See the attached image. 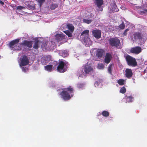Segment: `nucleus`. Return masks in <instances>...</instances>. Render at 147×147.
<instances>
[{"label":"nucleus","mask_w":147,"mask_h":147,"mask_svg":"<svg viewBox=\"0 0 147 147\" xmlns=\"http://www.w3.org/2000/svg\"><path fill=\"white\" fill-rule=\"evenodd\" d=\"M20 39H16L11 41L9 43V46L13 51H20L22 49V43H18Z\"/></svg>","instance_id":"1"},{"label":"nucleus","mask_w":147,"mask_h":147,"mask_svg":"<svg viewBox=\"0 0 147 147\" xmlns=\"http://www.w3.org/2000/svg\"><path fill=\"white\" fill-rule=\"evenodd\" d=\"M89 31L86 30L83 31L81 34L82 38L84 41L86 46H89L92 44V42L89 38Z\"/></svg>","instance_id":"2"},{"label":"nucleus","mask_w":147,"mask_h":147,"mask_svg":"<svg viewBox=\"0 0 147 147\" xmlns=\"http://www.w3.org/2000/svg\"><path fill=\"white\" fill-rule=\"evenodd\" d=\"M66 90H63L60 94L63 99L65 100H69L71 97L69 94L70 93H73V89L71 87H69L65 89Z\"/></svg>","instance_id":"3"},{"label":"nucleus","mask_w":147,"mask_h":147,"mask_svg":"<svg viewBox=\"0 0 147 147\" xmlns=\"http://www.w3.org/2000/svg\"><path fill=\"white\" fill-rule=\"evenodd\" d=\"M109 42L111 46L116 48L119 47L120 45V41L117 37L110 38L109 39Z\"/></svg>","instance_id":"4"},{"label":"nucleus","mask_w":147,"mask_h":147,"mask_svg":"<svg viewBox=\"0 0 147 147\" xmlns=\"http://www.w3.org/2000/svg\"><path fill=\"white\" fill-rule=\"evenodd\" d=\"M94 67L90 64H86L83 68V70L86 74H89L94 71Z\"/></svg>","instance_id":"5"},{"label":"nucleus","mask_w":147,"mask_h":147,"mask_svg":"<svg viewBox=\"0 0 147 147\" xmlns=\"http://www.w3.org/2000/svg\"><path fill=\"white\" fill-rule=\"evenodd\" d=\"M94 2L98 7V9L97 10L98 11H102L103 7H102V5L104 3L103 0H94Z\"/></svg>","instance_id":"6"},{"label":"nucleus","mask_w":147,"mask_h":147,"mask_svg":"<svg viewBox=\"0 0 147 147\" xmlns=\"http://www.w3.org/2000/svg\"><path fill=\"white\" fill-rule=\"evenodd\" d=\"M65 64L63 61H60L57 67V71L60 73H63L66 71L65 68H64Z\"/></svg>","instance_id":"7"},{"label":"nucleus","mask_w":147,"mask_h":147,"mask_svg":"<svg viewBox=\"0 0 147 147\" xmlns=\"http://www.w3.org/2000/svg\"><path fill=\"white\" fill-rule=\"evenodd\" d=\"M29 63V60L27 57L25 55H23L21 60L20 65L23 66L27 65Z\"/></svg>","instance_id":"8"},{"label":"nucleus","mask_w":147,"mask_h":147,"mask_svg":"<svg viewBox=\"0 0 147 147\" xmlns=\"http://www.w3.org/2000/svg\"><path fill=\"white\" fill-rule=\"evenodd\" d=\"M142 49L141 47L139 46H136L131 48L130 50V52L135 55H138L142 51Z\"/></svg>","instance_id":"9"},{"label":"nucleus","mask_w":147,"mask_h":147,"mask_svg":"<svg viewBox=\"0 0 147 147\" xmlns=\"http://www.w3.org/2000/svg\"><path fill=\"white\" fill-rule=\"evenodd\" d=\"M138 65V63L136 59L134 57L129 55V66L135 67Z\"/></svg>","instance_id":"10"},{"label":"nucleus","mask_w":147,"mask_h":147,"mask_svg":"<svg viewBox=\"0 0 147 147\" xmlns=\"http://www.w3.org/2000/svg\"><path fill=\"white\" fill-rule=\"evenodd\" d=\"M92 34L96 38L99 39L101 37V32L99 30H95L92 31Z\"/></svg>","instance_id":"11"},{"label":"nucleus","mask_w":147,"mask_h":147,"mask_svg":"<svg viewBox=\"0 0 147 147\" xmlns=\"http://www.w3.org/2000/svg\"><path fill=\"white\" fill-rule=\"evenodd\" d=\"M112 58L111 55L109 53H107L105 57L104 61L106 63L108 64L110 62Z\"/></svg>","instance_id":"12"},{"label":"nucleus","mask_w":147,"mask_h":147,"mask_svg":"<svg viewBox=\"0 0 147 147\" xmlns=\"http://www.w3.org/2000/svg\"><path fill=\"white\" fill-rule=\"evenodd\" d=\"M31 40H24L22 43V45L24 46L31 48L32 47L33 44Z\"/></svg>","instance_id":"13"},{"label":"nucleus","mask_w":147,"mask_h":147,"mask_svg":"<svg viewBox=\"0 0 147 147\" xmlns=\"http://www.w3.org/2000/svg\"><path fill=\"white\" fill-rule=\"evenodd\" d=\"M105 53V51L102 49H98L96 51V55L98 58L102 57Z\"/></svg>","instance_id":"14"},{"label":"nucleus","mask_w":147,"mask_h":147,"mask_svg":"<svg viewBox=\"0 0 147 147\" xmlns=\"http://www.w3.org/2000/svg\"><path fill=\"white\" fill-rule=\"evenodd\" d=\"M55 38L56 40L59 42L64 39L65 38V35L63 34H57Z\"/></svg>","instance_id":"15"},{"label":"nucleus","mask_w":147,"mask_h":147,"mask_svg":"<svg viewBox=\"0 0 147 147\" xmlns=\"http://www.w3.org/2000/svg\"><path fill=\"white\" fill-rule=\"evenodd\" d=\"M48 41L43 42L41 45V47L43 49H45L46 50H49V47Z\"/></svg>","instance_id":"16"},{"label":"nucleus","mask_w":147,"mask_h":147,"mask_svg":"<svg viewBox=\"0 0 147 147\" xmlns=\"http://www.w3.org/2000/svg\"><path fill=\"white\" fill-rule=\"evenodd\" d=\"M134 38L135 39H140L142 38L141 34L139 32L135 33L134 34Z\"/></svg>","instance_id":"17"},{"label":"nucleus","mask_w":147,"mask_h":147,"mask_svg":"<svg viewBox=\"0 0 147 147\" xmlns=\"http://www.w3.org/2000/svg\"><path fill=\"white\" fill-rule=\"evenodd\" d=\"M45 70L51 72L52 71L53 69V66L51 65H48L44 66Z\"/></svg>","instance_id":"18"},{"label":"nucleus","mask_w":147,"mask_h":147,"mask_svg":"<svg viewBox=\"0 0 147 147\" xmlns=\"http://www.w3.org/2000/svg\"><path fill=\"white\" fill-rule=\"evenodd\" d=\"M67 28L71 32H73L74 30V26L72 24H67Z\"/></svg>","instance_id":"19"},{"label":"nucleus","mask_w":147,"mask_h":147,"mask_svg":"<svg viewBox=\"0 0 147 147\" xmlns=\"http://www.w3.org/2000/svg\"><path fill=\"white\" fill-rule=\"evenodd\" d=\"M48 46L49 47V50L52 49L54 48V47L55 45V43L53 42H49L48 41Z\"/></svg>","instance_id":"20"},{"label":"nucleus","mask_w":147,"mask_h":147,"mask_svg":"<svg viewBox=\"0 0 147 147\" xmlns=\"http://www.w3.org/2000/svg\"><path fill=\"white\" fill-rule=\"evenodd\" d=\"M60 53L63 57H65L68 55L67 52L65 50H61L60 52Z\"/></svg>","instance_id":"21"},{"label":"nucleus","mask_w":147,"mask_h":147,"mask_svg":"<svg viewBox=\"0 0 147 147\" xmlns=\"http://www.w3.org/2000/svg\"><path fill=\"white\" fill-rule=\"evenodd\" d=\"M111 10L113 12H117L119 10L116 4H114L111 7Z\"/></svg>","instance_id":"22"},{"label":"nucleus","mask_w":147,"mask_h":147,"mask_svg":"<svg viewBox=\"0 0 147 147\" xmlns=\"http://www.w3.org/2000/svg\"><path fill=\"white\" fill-rule=\"evenodd\" d=\"M125 80L122 79L118 80L117 81V83L119 85L121 86H122L124 85L125 84Z\"/></svg>","instance_id":"23"},{"label":"nucleus","mask_w":147,"mask_h":147,"mask_svg":"<svg viewBox=\"0 0 147 147\" xmlns=\"http://www.w3.org/2000/svg\"><path fill=\"white\" fill-rule=\"evenodd\" d=\"M39 40H38L35 41L33 47V48L34 49H38L39 47Z\"/></svg>","instance_id":"24"},{"label":"nucleus","mask_w":147,"mask_h":147,"mask_svg":"<svg viewBox=\"0 0 147 147\" xmlns=\"http://www.w3.org/2000/svg\"><path fill=\"white\" fill-rule=\"evenodd\" d=\"M102 115L104 117H107L109 116V112L106 111H104L102 113Z\"/></svg>","instance_id":"25"},{"label":"nucleus","mask_w":147,"mask_h":147,"mask_svg":"<svg viewBox=\"0 0 147 147\" xmlns=\"http://www.w3.org/2000/svg\"><path fill=\"white\" fill-rule=\"evenodd\" d=\"M57 7L58 5L57 4L53 3L50 5V8L51 9L53 10Z\"/></svg>","instance_id":"26"},{"label":"nucleus","mask_w":147,"mask_h":147,"mask_svg":"<svg viewBox=\"0 0 147 147\" xmlns=\"http://www.w3.org/2000/svg\"><path fill=\"white\" fill-rule=\"evenodd\" d=\"M97 67L98 69H103L105 67L104 64L102 63L98 64L97 65Z\"/></svg>","instance_id":"27"},{"label":"nucleus","mask_w":147,"mask_h":147,"mask_svg":"<svg viewBox=\"0 0 147 147\" xmlns=\"http://www.w3.org/2000/svg\"><path fill=\"white\" fill-rule=\"evenodd\" d=\"M64 32L69 37H71L72 36L71 32H70L68 30H67L64 31Z\"/></svg>","instance_id":"28"},{"label":"nucleus","mask_w":147,"mask_h":147,"mask_svg":"<svg viewBox=\"0 0 147 147\" xmlns=\"http://www.w3.org/2000/svg\"><path fill=\"white\" fill-rule=\"evenodd\" d=\"M125 26V25L123 22H122V23L118 26V27L121 30L124 29Z\"/></svg>","instance_id":"29"},{"label":"nucleus","mask_w":147,"mask_h":147,"mask_svg":"<svg viewBox=\"0 0 147 147\" xmlns=\"http://www.w3.org/2000/svg\"><path fill=\"white\" fill-rule=\"evenodd\" d=\"M58 62L57 61H54L52 63V65H51L53 66V70L55 68H56L58 64Z\"/></svg>","instance_id":"30"},{"label":"nucleus","mask_w":147,"mask_h":147,"mask_svg":"<svg viewBox=\"0 0 147 147\" xmlns=\"http://www.w3.org/2000/svg\"><path fill=\"white\" fill-rule=\"evenodd\" d=\"M91 20H88L86 19H83V21L84 22L86 23L87 24H89L91 22H92Z\"/></svg>","instance_id":"31"},{"label":"nucleus","mask_w":147,"mask_h":147,"mask_svg":"<svg viewBox=\"0 0 147 147\" xmlns=\"http://www.w3.org/2000/svg\"><path fill=\"white\" fill-rule=\"evenodd\" d=\"M126 92V89L124 87L121 88L120 90V92L122 94H124Z\"/></svg>","instance_id":"32"},{"label":"nucleus","mask_w":147,"mask_h":147,"mask_svg":"<svg viewBox=\"0 0 147 147\" xmlns=\"http://www.w3.org/2000/svg\"><path fill=\"white\" fill-rule=\"evenodd\" d=\"M113 65V64H110L109 66L108 67V71L109 72V73H110V74L111 73L112 67Z\"/></svg>","instance_id":"33"},{"label":"nucleus","mask_w":147,"mask_h":147,"mask_svg":"<svg viewBox=\"0 0 147 147\" xmlns=\"http://www.w3.org/2000/svg\"><path fill=\"white\" fill-rule=\"evenodd\" d=\"M45 0H38V2L39 4V5L41 6L42 4L44 3Z\"/></svg>","instance_id":"34"},{"label":"nucleus","mask_w":147,"mask_h":147,"mask_svg":"<svg viewBox=\"0 0 147 147\" xmlns=\"http://www.w3.org/2000/svg\"><path fill=\"white\" fill-rule=\"evenodd\" d=\"M125 76L127 78H129V69H126L125 70Z\"/></svg>","instance_id":"35"},{"label":"nucleus","mask_w":147,"mask_h":147,"mask_svg":"<svg viewBox=\"0 0 147 147\" xmlns=\"http://www.w3.org/2000/svg\"><path fill=\"white\" fill-rule=\"evenodd\" d=\"M84 85L82 83L78 84L77 85V87L78 88H82L83 86Z\"/></svg>","instance_id":"36"},{"label":"nucleus","mask_w":147,"mask_h":147,"mask_svg":"<svg viewBox=\"0 0 147 147\" xmlns=\"http://www.w3.org/2000/svg\"><path fill=\"white\" fill-rule=\"evenodd\" d=\"M134 100L133 97L131 96H129V102H131Z\"/></svg>","instance_id":"37"},{"label":"nucleus","mask_w":147,"mask_h":147,"mask_svg":"<svg viewBox=\"0 0 147 147\" xmlns=\"http://www.w3.org/2000/svg\"><path fill=\"white\" fill-rule=\"evenodd\" d=\"M133 73L131 69H129V78L132 76Z\"/></svg>","instance_id":"38"},{"label":"nucleus","mask_w":147,"mask_h":147,"mask_svg":"<svg viewBox=\"0 0 147 147\" xmlns=\"http://www.w3.org/2000/svg\"><path fill=\"white\" fill-rule=\"evenodd\" d=\"M129 30L128 28L126 29L123 34V36H125L127 34V32Z\"/></svg>","instance_id":"39"},{"label":"nucleus","mask_w":147,"mask_h":147,"mask_svg":"<svg viewBox=\"0 0 147 147\" xmlns=\"http://www.w3.org/2000/svg\"><path fill=\"white\" fill-rule=\"evenodd\" d=\"M24 8V7L21 6H18L17 7V9L22 10Z\"/></svg>","instance_id":"40"},{"label":"nucleus","mask_w":147,"mask_h":147,"mask_svg":"<svg viewBox=\"0 0 147 147\" xmlns=\"http://www.w3.org/2000/svg\"><path fill=\"white\" fill-rule=\"evenodd\" d=\"M126 61L127 62V64L129 65V55H127L126 57Z\"/></svg>","instance_id":"41"},{"label":"nucleus","mask_w":147,"mask_h":147,"mask_svg":"<svg viewBox=\"0 0 147 147\" xmlns=\"http://www.w3.org/2000/svg\"><path fill=\"white\" fill-rule=\"evenodd\" d=\"M146 12H147V9H144L143 11H141V12L142 13H145Z\"/></svg>","instance_id":"42"},{"label":"nucleus","mask_w":147,"mask_h":147,"mask_svg":"<svg viewBox=\"0 0 147 147\" xmlns=\"http://www.w3.org/2000/svg\"><path fill=\"white\" fill-rule=\"evenodd\" d=\"M0 4L1 5H4V3L1 1H0Z\"/></svg>","instance_id":"43"},{"label":"nucleus","mask_w":147,"mask_h":147,"mask_svg":"<svg viewBox=\"0 0 147 147\" xmlns=\"http://www.w3.org/2000/svg\"><path fill=\"white\" fill-rule=\"evenodd\" d=\"M127 98H128V97H126L125 98V99H127Z\"/></svg>","instance_id":"44"},{"label":"nucleus","mask_w":147,"mask_h":147,"mask_svg":"<svg viewBox=\"0 0 147 147\" xmlns=\"http://www.w3.org/2000/svg\"><path fill=\"white\" fill-rule=\"evenodd\" d=\"M22 68V69H24V67H23Z\"/></svg>","instance_id":"45"}]
</instances>
